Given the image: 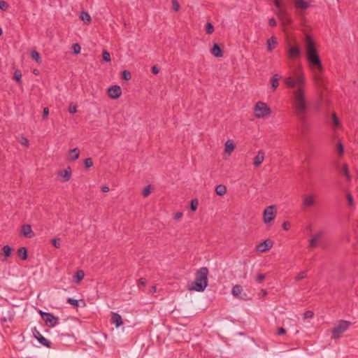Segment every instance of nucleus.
<instances>
[{
	"label": "nucleus",
	"instance_id": "4468645a",
	"mask_svg": "<svg viewBox=\"0 0 358 358\" xmlns=\"http://www.w3.org/2000/svg\"><path fill=\"white\" fill-rule=\"evenodd\" d=\"M21 234L26 238H33L35 236L29 224H24L22 226Z\"/></svg>",
	"mask_w": 358,
	"mask_h": 358
},
{
	"label": "nucleus",
	"instance_id": "7c9ffc66",
	"mask_svg": "<svg viewBox=\"0 0 358 358\" xmlns=\"http://www.w3.org/2000/svg\"><path fill=\"white\" fill-rule=\"evenodd\" d=\"M12 248L9 245H4L3 248V255L8 257L11 255Z\"/></svg>",
	"mask_w": 358,
	"mask_h": 358
},
{
	"label": "nucleus",
	"instance_id": "4c0bfd02",
	"mask_svg": "<svg viewBox=\"0 0 358 358\" xmlns=\"http://www.w3.org/2000/svg\"><path fill=\"white\" fill-rule=\"evenodd\" d=\"M198 207V201L196 199H193L191 201L190 208L192 211H195Z\"/></svg>",
	"mask_w": 358,
	"mask_h": 358
},
{
	"label": "nucleus",
	"instance_id": "f3484780",
	"mask_svg": "<svg viewBox=\"0 0 358 358\" xmlns=\"http://www.w3.org/2000/svg\"><path fill=\"white\" fill-rule=\"evenodd\" d=\"M272 246L271 244H270V242L268 241H264L259 244H258L256 247L257 250L261 252H266Z\"/></svg>",
	"mask_w": 358,
	"mask_h": 358
},
{
	"label": "nucleus",
	"instance_id": "39448f33",
	"mask_svg": "<svg viewBox=\"0 0 358 358\" xmlns=\"http://www.w3.org/2000/svg\"><path fill=\"white\" fill-rule=\"evenodd\" d=\"M254 112L257 118H264L270 115L271 110L266 103L259 101L254 107Z\"/></svg>",
	"mask_w": 358,
	"mask_h": 358
},
{
	"label": "nucleus",
	"instance_id": "aec40b11",
	"mask_svg": "<svg viewBox=\"0 0 358 358\" xmlns=\"http://www.w3.org/2000/svg\"><path fill=\"white\" fill-rule=\"evenodd\" d=\"M210 52L212 55H213L216 57H222V50L217 43L214 44L213 47L212 48V49L210 50Z\"/></svg>",
	"mask_w": 358,
	"mask_h": 358
},
{
	"label": "nucleus",
	"instance_id": "dca6fc26",
	"mask_svg": "<svg viewBox=\"0 0 358 358\" xmlns=\"http://www.w3.org/2000/svg\"><path fill=\"white\" fill-rule=\"evenodd\" d=\"M264 159V152L262 150H259L254 158L253 164L255 167L259 166Z\"/></svg>",
	"mask_w": 358,
	"mask_h": 358
},
{
	"label": "nucleus",
	"instance_id": "4be33fe9",
	"mask_svg": "<svg viewBox=\"0 0 358 358\" xmlns=\"http://www.w3.org/2000/svg\"><path fill=\"white\" fill-rule=\"evenodd\" d=\"M235 149V145L234 144L233 141L228 140L225 143V152L227 153L229 155L231 154V152Z\"/></svg>",
	"mask_w": 358,
	"mask_h": 358
},
{
	"label": "nucleus",
	"instance_id": "e433bc0d",
	"mask_svg": "<svg viewBox=\"0 0 358 358\" xmlns=\"http://www.w3.org/2000/svg\"><path fill=\"white\" fill-rule=\"evenodd\" d=\"M343 173L345 175V176L348 178V180H350L351 179V176L350 175V173H349V171H348V166L346 164L343 165Z\"/></svg>",
	"mask_w": 358,
	"mask_h": 358
},
{
	"label": "nucleus",
	"instance_id": "9d476101",
	"mask_svg": "<svg viewBox=\"0 0 358 358\" xmlns=\"http://www.w3.org/2000/svg\"><path fill=\"white\" fill-rule=\"evenodd\" d=\"M33 335L35 338L37 339V341L43 345L50 348L51 347V342L49 341L48 339H46L44 336L41 335L39 331L37 330L36 327L33 328L31 329Z\"/></svg>",
	"mask_w": 358,
	"mask_h": 358
},
{
	"label": "nucleus",
	"instance_id": "f8f14e48",
	"mask_svg": "<svg viewBox=\"0 0 358 358\" xmlns=\"http://www.w3.org/2000/svg\"><path fill=\"white\" fill-rule=\"evenodd\" d=\"M315 196L311 194H306L303 197L302 204L303 208L311 207L315 204Z\"/></svg>",
	"mask_w": 358,
	"mask_h": 358
},
{
	"label": "nucleus",
	"instance_id": "ddd939ff",
	"mask_svg": "<svg viewBox=\"0 0 358 358\" xmlns=\"http://www.w3.org/2000/svg\"><path fill=\"white\" fill-rule=\"evenodd\" d=\"M324 234V232L322 230L315 233L309 241V248H315L318 242L322 238Z\"/></svg>",
	"mask_w": 358,
	"mask_h": 358
},
{
	"label": "nucleus",
	"instance_id": "f03ea898",
	"mask_svg": "<svg viewBox=\"0 0 358 358\" xmlns=\"http://www.w3.org/2000/svg\"><path fill=\"white\" fill-rule=\"evenodd\" d=\"M305 46L306 50L307 59L310 68L314 72L315 79L318 85H323V80L321 73L323 71L321 60L316 51L315 43L310 36L307 35L305 39Z\"/></svg>",
	"mask_w": 358,
	"mask_h": 358
},
{
	"label": "nucleus",
	"instance_id": "e2e57ef3",
	"mask_svg": "<svg viewBox=\"0 0 358 358\" xmlns=\"http://www.w3.org/2000/svg\"><path fill=\"white\" fill-rule=\"evenodd\" d=\"M152 71L154 74H157L159 73V69L156 66H153L152 67Z\"/></svg>",
	"mask_w": 358,
	"mask_h": 358
},
{
	"label": "nucleus",
	"instance_id": "a211bd4d",
	"mask_svg": "<svg viewBox=\"0 0 358 358\" xmlns=\"http://www.w3.org/2000/svg\"><path fill=\"white\" fill-rule=\"evenodd\" d=\"M59 176L63 178L64 182L69 181L71 178V170L70 167H68L66 169L60 171L58 173Z\"/></svg>",
	"mask_w": 358,
	"mask_h": 358
},
{
	"label": "nucleus",
	"instance_id": "8fccbe9b",
	"mask_svg": "<svg viewBox=\"0 0 358 358\" xmlns=\"http://www.w3.org/2000/svg\"><path fill=\"white\" fill-rule=\"evenodd\" d=\"M143 196L146 197L150 194V186L146 187L143 189L142 192Z\"/></svg>",
	"mask_w": 358,
	"mask_h": 358
},
{
	"label": "nucleus",
	"instance_id": "bf43d9fd",
	"mask_svg": "<svg viewBox=\"0 0 358 358\" xmlns=\"http://www.w3.org/2000/svg\"><path fill=\"white\" fill-rule=\"evenodd\" d=\"M276 8H280L281 7V3L280 0H273Z\"/></svg>",
	"mask_w": 358,
	"mask_h": 358
},
{
	"label": "nucleus",
	"instance_id": "4d7b16f0",
	"mask_svg": "<svg viewBox=\"0 0 358 358\" xmlns=\"http://www.w3.org/2000/svg\"><path fill=\"white\" fill-rule=\"evenodd\" d=\"M146 282L147 281L145 278H141L138 280V285L144 286L146 284Z\"/></svg>",
	"mask_w": 358,
	"mask_h": 358
},
{
	"label": "nucleus",
	"instance_id": "0e129e2a",
	"mask_svg": "<svg viewBox=\"0 0 358 358\" xmlns=\"http://www.w3.org/2000/svg\"><path fill=\"white\" fill-rule=\"evenodd\" d=\"M101 190H102V192H108L110 190V189H109V187H107V186H103V187H101Z\"/></svg>",
	"mask_w": 358,
	"mask_h": 358
},
{
	"label": "nucleus",
	"instance_id": "412c9836",
	"mask_svg": "<svg viewBox=\"0 0 358 358\" xmlns=\"http://www.w3.org/2000/svg\"><path fill=\"white\" fill-rule=\"evenodd\" d=\"M280 78V76L279 74L276 73L271 78V85L273 88V90H275L276 88L279 86V79Z\"/></svg>",
	"mask_w": 358,
	"mask_h": 358
},
{
	"label": "nucleus",
	"instance_id": "0eeeda50",
	"mask_svg": "<svg viewBox=\"0 0 358 358\" xmlns=\"http://www.w3.org/2000/svg\"><path fill=\"white\" fill-rule=\"evenodd\" d=\"M129 323L128 320H124L120 315L113 313V324L115 328L119 330L121 328V331L124 332L125 329L129 327V325H127ZM120 333V331H117V334Z\"/></svg>",
	"mask_w": 358,
	"mask_h": 358
},
{
	"label": "nucleus",
	"instance_id": "13d9d810",
	"mask_svg": "<svg viewBox=\"0 0 358 358\" xmlns=\"http://www.w3.org/2000/svg\"><path fill=\"white\" fill-rule=\"evenodd\" d=\"M285 333H286V330L284 328H282V327L279 328L278 330V335H283Z\"/></svg>",
	"mask_w": 358,
	"mask_h": 358
},
{
	"label": "nucleus",
	"instance_id": "774afa93",
	"mask_svg": "<svg viewBox=\"0 0 358 358\" xmlns=\"http://www.w3.org/2000/svg\"><path fill=\"white\" fill-rule=\"evenodd\" d=\"M287 22L288 24L291 23V19H290L289 17H287Z\"/></svg>",
	"mask_w": 358,
	"mask_h": 358
},
{
	"label": "nucleus",
	"instance_id": "3c124183",
	"mask_svg": "<svg viewBox=\"0 0 358 358\" xmlns=\"http://www.w3.org/2000/svg\"><path fill=\"white\" fill-rule=\"evenodd\" d=\"M337 149L340 155H343L344 152L343 145L341 142L338 143Z\"/></svg>",
	"mask_w": 358,
	"mask_h": 358
},
{
	"label": "nucleus",
	"instance_id": "cd10ccee",
	"mask_svg": "<svg viewBox=\"0 0 358 358\" xmlns=\"http://www.w3.org/2000/svg\"><path fill=\"white\" fill-rule=\"evenodd\" d=\"M80 18L82 20H83L85 23H90L91 22V17L87 12L83 11L80 14Z\"/></svg>",
	"mask_w": 358,
	"mask_h": 358
},
{
	"label": "nucleus",
	"instance_id": "58836bf2",
	"mask_svg": "<svg viewBox=\"0 0 358 358\" xmlns=\"http://www.w3.org/2000/svg\"><path fill=\"white\" fill-rule=\"evenodd\" d=\"M20 143L26 146V147H28L29 143V140L26 138V137H24V136H22L20 137Z\"/></svg>",
	"mask_w": 358,
	"mask_h": 358
},
{
	"label": "nucleus",
	"instance_id": "a878e982",
	"mask_svg": "<svg viewBox=\"0 0 358 358\" xmlns=\"http://www.w3.org/2000/svg\"><path fill=\"white\" fill-rule=\"evenodd\" d=\"M85 276V273L83 270H78L74 275L73 278L75 282H79L81 281Z\"/></svg>",
	"mask_w": 358,
	"mask_h": 358
},
{
	"label": "nucleus",
	"instance_id": "69168bd1",
	"mask_svg": "<svg viewBox=\"0 0 358 358\" xmlns=\"http://www.w3.org/2000/svg\"><path fill=\"white\" fill-rule=\"evenodd\" d=\"M182 216V213H177L175 215V219L178 220V219H180Z\"/></svg>",
	"mask_w": 358,
	"mask_h": 358
},
{
	"label": "nucleus",
	"instance_id": "b1692460",
	"mask_svg": "<svg viewBox=\"0 0 358 358\" xmlns=\"http://www.w3.org/2000/svg\"><path fill=\"white\" fill-rule=\"evenodd\" d=\"M215 192L219 196H223L227 192V187L224 185H217L215 187Z\"/></svg>",
	"mask_w": 358,
	"mask_h": 358
},
{
	"label": "nucleus",
	"instance_id": "393cba45",
	"mask_svg": "<svg viewBox=\"0 0 358 358\" xmlns=\"http://www.w3.org/2000/svg\"><path fill=\"white\" fill-rule=\"evenodd\" d=\"M69 155H71L70 159L71 161H76L79 157L80 151H79L78 148H76L69 151Z\"/></svg>",
	"mask_w": 358,
	"mask_h": 358
},
{
	"label": "nucleus",
	"instance_id": "c9c22d12",
	"mask_svg": "<svg viewBox=\"0 0 358 358\" xmlns=\"http://www.w3.org/2000/svg\"><path fill=\"white\" fill-rule=\"evenodd\" d=\"M306 278V271L300 272L296 277L295 280L296 281L301 280Z\"/></svg>",
	"mask_w": 358,
	"mask_h": 358
},
{
	"label": "nucleus",
	"instance_id": "680f3d73",
	"mask_svg": "<svg viewBox=\"0 0 358 358\" xmlns=\"http://www.w3.org/2000/svg\"><path fill=\"white\" fill-rule=\"evenodd\" d=\"M108 95L109 97L112 98V93H113V91H112V86H110L107 90Z\"/></svg>",
	"mask_w": 358,
	"mask_h": 358
},
{
	"label": "nucleus",
	"instance_id": "864d4df0",
	"mask_svg": "<svg viewBox=\"0 0 358 358\" xmlns=\"http://www.w3.org/2000/svg\"><path fill=\"white\" fill-rule=\"evenodd\" d=\"M48 114H49L48 108H44L43 111V115H42L43 118L46 119L48 116Z\"/></svg>",
	"mask_w": 358,
	"mask_h": 358
},
{
	"label": "nucleus",
	"instance_id": "5701e85b",
	"mask_svg": "<svg viewBox=\"0 0 358 358\" xmlns=\"http://www.w3.org/2000/svg\"><path fill=\"white\" fill-rule=\"evenodd\" d=\"M17 255L22 260H26L28 257L27 250L24 247H21L17 250Z\"/></svg>",
	"mask_w": 358,
	"mask_h": 358
},
{
	"label": "nucleus",
	"instance_id": "37998d69",
	"mask_svg": "<svg viewBox=\"0 0 358 358\" xmlns=\"http://www.w3.org/2000/svg\"><path fill=\"white\" fill-rule=\"evenodd\" d=\"M8 8V4L5 1H0V9L2 10H6Z\"/></svg>",
	"mask_w": 358,
	"mask_h": 358
},
{
	"label": "nucleus",
	"instance_id": "5fc2aeb1",
	"mask_svg": "<svg viewBox=\"0 0 358 358\" xmlns=\"http://www.w3.org/2000/svg\"><path fill=\"white\" fill-rule=\"evenodd\" d=\"M347 199L348 201V203L350 206H352L353 205V197L351 195V194H348L347 195Z\"/></svg>",
	"mask_w": 358,
	"mask_h": 358
},
{
	"label": "nucleus",
	"instance_id": "9b49d317",
	"mask_svg": "<svg viewBox=\"0 0 358 358\" xmlns=\"http://www.w3.org/2000/svg\"><path fill=\"white\" fill-rule=\"evenodd\" d=\"M231 294L234 297L239 298L242 300L247 299V294L243 292V289L240 285H236L233 287Z\"/></svg>",
	"mask_w": 358,
	"mask_h": 358
},
{
	"label": "nucleus",
	"instance_id": "20e7f679",
	"mask_svg": "<svg viewBox=\"0 0 358 358\" xmlns=\"http://www.w3.org/2000/svg\"><path fill=\"white\" fill-rule=\"evenodd\" d=\"M285 52L287 58L290 60H294L299 58L301 55V50L297 43L289 42L285 48Z\"/></svg>",
	"mask_w": 358,
	"mask_h": 358
},
{
	"label": "nucleus",
	"instance_id": "a19ab883",
	"mask_svg": "<svg viewBox=\"0 0 358 358\" xmlns=\"http://www.w3.org/2000/svg\"><path fill=\"white\" fill-rule=\"evenodd\" d=\"M73 50L75 54H79L81 50V48L78 43H76L73 45Z\"/></svg>",
	"mask_w": 358,
	"mask_h": 358
},
{
	"label": "nucleus",
	"instance_id": "c03bdc74",
	"mask_svg": "<svg viewBox=\"0 0 358 358\" xmlns=\"http://www.w3.org/2000/svg\"><path fill=\"white\" fill-rule=\"evenodd\" d=\"M172 7L175 11H178L180 9V5L177 0H172Z\"/></svg>",
	"mask_w": 358,
	"mask_h": 358
},
{
	"label": "nucleus",
	"instance_id": "052dcab7",
	"mask_svg": "<svg viewBox=\"0 0 358 358\" xmlns=\"http://www.w3.org/2000/svg\"><path fill=\"white\" fill-rule=\"evenodd\" d=\"M108 95L109 97L112 98V93H113V91H112V86H110L107 90Z\"/></svg>",
	"mask_w": 358,
	"mask_h": 358
},
{
	"label": "nucleus",
	"instance_id": "f257e3e1",
	"mask_svg": "<svg viewBox=\"0 0 358 358\" xmlns=\"http://www.w3.org/2000/svg\"><path fill=\"white\" fill-rule=\"evenodd\" d=\"M284 83L287 87L293 89V107L296 115L303 120L307 115L308 103L305 90L306 78L301 66H299L290 76L285 77Z\"/></svg>",
	"mask_w": 358,
	"mask_h": 358
},
{
	"label": "nucleus",
	"instance_id": "1a4fd4ad",
	"mask_svg": "<svg viewBox=\"0 0 358 358\" xmlns=\"http://www.w3.org/2000/svg\"><path fill=\"white\" fill-rule=\"evenodd\" d=\"M264 222L265 223L271 222L275 218V206H270L266 208L263 213Z\"/></svg>",
	"mask_w": 358,
	"mask_h": 358
},
{
	"label": "nucleus",
	"instance_id": "49530a36",
	"mask_svg": "<svg viewBox=\"0 0 358 358\" xmlns=\"http://www.w3.org/2000/svg\"><path fill=\"white\" fill-rule=\"evenodd\" d=\"M77 111V106L73 103H71L69 107V112L70 113H75Z\"/></svg>",
	"mask_w": 358,
	"mask_h": 358
},
{
	"label": "nucleus",
	"instance_id": "6e6552de",
	"mask_svg": "<svg viewBox=\"0 0 358 358\" xmlns=\"http://www.w3.org/2000/svg\"><path fill=\"white\" fill-rule=\"evenodd\" d=\"M39 313L41 315L43 320L45 321L46 325L50 327H54L59 323V318L54 316L50 313L43 312L39 310Z\"/></svg>",
	"mask_w": 358,
	"mask_h": 358
},
{
	"label": "nucleus",
	"instance_id": "6e6d98bb",
	"mask_svg": "<svg viewBox=\"0 0 358 358\" xmlns=\"http://www.w3.org/2000/svg\"><path fill=\"white\" fill-rule=\"evenodd\" d=\"M268 24L270 26L274 27L276 25V21L273 17H272V18L269 19Z\"/></svg>",
	"mask_w": 358,
	"mask_h": 358
},
{
	"label": "nucleus",
	"instance_id": "de8ad7c7",
	"mask_svg": "<svg viewBox=\"0 0 358 358\" xmlns=\"http://www.w3.org/2000/svg\"><path fill=\"white\" fill-rule=\"evenodd\" d=\"M313 315H314L313 312H312L310 310H308L304 313L303 317H304V319H310L313 317Z\"/></svg>",
	"mask_w": 358,
	"mask_h": 358
},
{
	"label": "nucleus",
	"instance_id": "338daca9",
	"mask_svg": "<svg viewBox=\"0 0 358 358\" xmlns=\"http://www.w3.org/2000/svg\"><path fill=\"white\" fill-rule=\"evenodd\" d=\"M156 291H157V287H156V286H152V287L151 292H153V293H155V292H156Z\"/></svg>",
	"mask_w": 358,
	"mask_h": 358
},
{
	"label": "nucleus",
	"instance_id": "2f4dec72",
	"mask_svg": "<svg viewBox=\"0 0 358 358\" xmlns=\"http://www.w3.org/2000/svg\"><path fill=\"white\" fill-rule=\"evenodd\" d=\"M332 120H333L335 127H340V125H341L340 121H339L338 118L337 117L336 114L335 113H334L332 114Z\"/></svg>",
	"mask_w": 358,
	"mask_h": 358
},
{
	"label": "nucleus",
	"instance_id": "473e14b6",
	"mask_svg": "<svg viewBox=\"0 0 358 358\" xmlns=\"http://www.w3.org/2000/svg\"><path fill=\"white\" fill-rule=\"evenodd\" d=\"M67 303L73 306V307H78L79 306V301L78 300L72 299V298H68L67 299Z\"/></svg>",
	"mask_w": 358,
	"mask_h": 358
},
{
	"label": "nucleus",
	"instance_id": "6ab92c4d",
	"mask_svg": "<svg viewBox=\"0 0 358 358\" xmlns=\"http://www.w3.org/2000/svg\"><path fill=\"white\" fill-rule=\"evenodd\" d=\"M277 39L275 36H272L267 41V50L271 52L277 46Z\"/></svg>",
	"mask_w": 358,
	"mask_h": 358
},
{
	"label": "nucleus",
	"instance_id": "bb28decb",
	"mask_svg": "<svg viewBox=\"0 0 358 358\" xmlns=\"http://www.w3.org/2000/svg\"><path fill=\"white\" fill-rule=\"evenodd\" d=\"M122 94L121 87L119 85H113V99H117Z\"/></svg>",
	"mask_w": 358,
	"mask_h": 358
},
{
	"label": "nucleus",
	"instance_id": "79ce46f5",
	"mask_svg": "<svg viewBox=\"0 0 358 358\" xmlns=\"http://www.w3.org/2000/svg\"><path fill=\"white\" fill-rule=\"evenodd\" d=\"M52 243L57 248H59L61 247V243H60V239L59 238H53L52 240Z\"/></svg>",
	"mask_w": 358,
	"mask_h": 358
},
{
	"label": "nucleus",
	"instance_id": "423d86ee",
	"mask_svg": "<svg viewBox=\"0 0 358 358\" xmlns=\"http://www.w3.org/2000/svg\"><path fill=\"white\" fill-rule=\"evenodd\" d=\"M350 324V322L341 320L332 330V338H338L341 334L345 332Z\"/></svg>",
	"mask_w": 358,
	"mask_h": 358
},
{
	"label": "nucleus",
	"instance_id": "72a5a7b5",
	"mask_svg": "<svg viewBox=\"0 0 358 358\" xmlns=\"http://www.w3.org/2000/svg\"><path fill=\"white\" fill-rule=\"evenodd\" d=\"M206 30L207 34H210L214 31V27L210 22H207L206 24Z\"/></svg>",
	"mask_w": 358,
	"mask_h": 358
},
{
	"label": "nucleus",
	"instance_id": "c85d7f7f",
	"mask_svg": "<svg viewBox=\"0 0 358 358\" xmlns=\"http://www.w3.org/2000/svg\"><path fill=\"white\" fill-rule=\"evenodd\" d=\"M14 78L20 84L22 82V73L19 69H16L14 72Z\"/></svg>",
	"mask_w": 358,
	"mask_h": 358
},
{
	"label": "nucleus",
	"instance_id": "c756f323",
	"mask_svg": "<svg viewBox=\"0 0 358 358\" xmlns=\"http://www.w3.org/2000/svg\"><path fill=\"white\" fill-rule=\"evenodd\" d=\"M31 57L33 59H34L37 62H41L40 55L36 50H34L31 52Z\"/></svg>",
	"mask_w": 358,
	"mask_h": 358
},
{
	"label": "nucleus",
	"instance_id": "09e8293b",
	"mask_svg": "<svg viewBox=\"0 0 358 358\" xmlns=\"http://www.w3.org/2000/svg\"><path fill=\"white\" fill-rule=\"evenodd\" d=\"M131 73L129 71H124L122 72V78L124 79V80H129L131 78Z\"/></svg>",
	"mask_w": 358,
	"mask_h": 358
},
{
	"label": "nucleus",
	"instance_id": "ea45409f",
	"mask_svg": "<svg viewBox=\"0 0 358 358\" xmlns=\"http://www.w3.org/2000/svg\"><path fill=\"white\" fill-rule=\"evenodd\" d=\"M103 59L106 62L110 61V55L108 51L104 50L103 52Z\"/></svg>",
	"mask_w": 358,
	"mask_h": 358
},
{
	"label": "nucleus",
	"instance_id": "a18cd8bd",
	"mask_svg": "<svg viewBox=\"0 0 358 358\" xmlns=\"http://www.w3.org/2000/svg\"><path fill=\"white\" fill-rule=\"evenodd\" d=\"M266 278V275L264 274H258L256 276L255 280L257 282L260 283L262 282Z\"/></svg>",
	"mask_w": 358,
	"mask_h": 358
},
{
	"label": "nucleus",
	"instance_id": "7ed1b4c3",
	"mask_svg": "<svg viewBox=\"0 0 358 358\" xmlns=\"http://www.w3.org/2000/svg\"><path fill=\"white\" fill-rule=\"evenodd\" d=\"M208 269L206 267H202L198 270L193 286L189 287V289L196 292L204 291L208 286Z\"/></svg>",
	"mask_w": 358,
	"mask_h": 358
},
{
	"label": "nucleus",
	"instance_id": "603ef678",
	"mask_svg": "<svg viewBox=\"0 0 358 358\" xmlns=\"http://www.w3.org/2000/svg\"><path fill=\"white\" fill-rule=\"evenodd\" d=\"M291 227V224L289 222H285L282 224V228L283 229L288 231Z\"/></svg>",
	"mask_w": 358,
	"mask_h": 358
},
{
	"label": "nucleus",
	"instance_id": "f704fd0d",
	"mask_svg": "<svg viewBox=\"0 0 358 358\" xmlns=\"http://www.w3.org/2000/svg\"><path fill=\"white\" fill-rule=\"evenodd\" d=\"M84 165L86 169H89L93 166L92 158H87L84 161Z\"/></svg>",
	"mask_w": 358,
	"mask_h": 358
},
{
	"label": "nucleus",
	"instance_id": "2eb2a0df",
	"mask_svg": "<svg viewBox=\"0 0 358 358\" xmlns=\"http://www.w3.org/2000/svg\"><path fill=\"white\" fill-rule=\"evenodd\" d=\"M294 5L296 9L306 10L310 7V2L305 0H294Z\"/></svg>",
	"mask_w": 358,
	"mask_h": 358
}]
</instances>
